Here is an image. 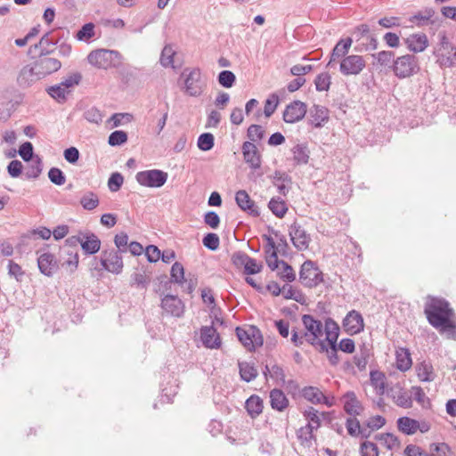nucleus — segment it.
<instances>
[{
	"mask_svg": "<svg viewBox=\"0 0 456 456\" xmlns=\"http://www.w3.org/2000/svg\"><path fill=\"white\" fill-rule=\"evenodd\" d=\"M413 397L421 405L423 409H431V400L426 396L422 387L416 386L412 387Z\"/></svg>",
	"mask_w": 456,
	"mask_h": 456,
	"instance_id": "6e6d98bb",
	"label": "nucleus"
},
{
	"mask_svg": "<svg viewBox=\"0 0 456 456\" xmlns=\"http://www.w3.org/2000/svg\"><path fill=\"white\" fill-rule=\"evenodd\" d=\"M268 208L278 218H282L288 212L286 202L279 197L272 198L268 203Z\"/></svg>",
	"mask_w": 456,
	"mask_h": 456,
	"instance_id": "ea45409f",
	"label": "nucleus"
},
{
	"mask_svg": "<svg viewBox=\"0 0 456 456\" xmlns=\"http://www.w3.org/2000/svg\"><path fill=\"white\" fill-rule=\"evenodd\" d=\"M331 84V77L329 72H322L314 79L315 88L318 92L328 91Z\"/></svg>",
	"mask_w": 456,
	"mask_h": 456,
	"instance_id": "864d4df0",
	"label": "nucleus"
},
{
	"mask_svg": "<svg viewBox=\"0 0 456 456\" xmlns=\"http://www.w3.org/2000/svg\"><path fill=\"white\" fill-rule=\"evenodd\" d=\"M99 198L94 191H87L80 199V204L86 210H93L99 206Z\"/></svg>",
	"mask_w": 456,
	"mask_h": 456,
	"instance_id": "8fccbe9b",
	"label": "nucleus"
},
{
	"mask_svg": "<svg viewBox=\"0 0 456 456\" xmlns=\"http://www.w3.org/2000/svg\"><path fill=\"white\" fill-rule=\"evenodd\" d=\"M359 452L361 456H379V454L377 444L370 441L361 443Z\"/></svg>",
	"mask_w": 456,
	"mask_h": 456,
	"instance_id": "e2e57ef3",
	"label": "nucleus"
},
{
	"mask_svg": "<svg viewBox=\"0 0 456 456\" xmlns=\"http://www.w3.org/2000/svg\"><path fill=\"white\" fill-rule=\"evenodd\" d=\"M420 70L419 58L411 53L396 57L392 65L394 75L399 79L411 77Z\"/></svg>",
	"mask_w": 456,
	"mask_h": 456,
	"instance_id": "20e7f679",
	"label": "nucleus"
},
{
	"mask_svg": "<svg viewBox=\"0 0 456 456\" xmlns=\"http://www.w3.org/2000/svg\"><path fill=\"white\" fill-rule=\"evenodd\" d=\"M324 330L326 333L324 342L327 341L329 347L338 346L337 340L339 335V327L338 323L333 319L327 318L325 320Z\"/></svg>",
	"mask_w": 456,
	"mask_h": 456,
	"instance_id": "c756f323",
	"label": "nucleus"
},
{
	"mask_svg": "<svg viewBox=\"0 0 456 456\" xmlns=\"http://www.w3.org/2000/svg\"><path fill=\"white\" fill-rule=\"evenodd\" d=\"M425 300L424 314L428 323L456 340V314L449 301L433 295H428Z\"/></svg>",
	"mask_w": 456,
	"mask_h": 456,
	"instance_id": "f257e3e1",
	"label": "nucleus"
},
{
	"mask_svg": "<svg viewBox=\"0 0 456 456\" xmlns=\"http://www.w3.org/2000/svg\"><path fill=\"white\" fill-rule=\"evenodd\" d=\"M382 67L388 68L392 70V65H394V61L396 59L395 53L393 51H380L377 53H373L371 55Z\"/></svg>",
	"mask_w": 456,
	"mask_h": 456,
	"instance_id": "4c0bfd02",
	"label": "nucleus"
},
{
	"mask_svg": "<svg viewBox=\"0 0 456 456\" xmlns=\"http://www.w3.org/2000/svg\"><path fill=\"white\" fill-rule=\"evenodd\" d=\"M160 307L163 310V315L181 318L183 316L185 305L177 296L166 295L161 298Z\"/></svg>",
	"mask_w": 456,
	"mask_h": 456,
	"instance_id": "9b49d317",
	"label": "nucleus"
},
{
	"mask_svg": "<svg viewBox=\"0 0 456 456\" xmlns=\"http://www.w3.org/2000/svg\"><path fill=\"white\" fill-rule=\"evenodd\" d=\"M352 38L355 42L354 47V52L363 53L371 50H376L379 45L376 35L371 31L370 26L366 23H362L355 26L352 31Z\"/></svg>",
	"mask_w": 456,
	"mask_h": 456,
	"instance_id": "7ed1b4c3",
	"label": "nucleus"
},
{
	"mask_svg": "<svg viewBox=\"0 0 456 456\" xmlns=\"http://www.w3.org/2000/svg\"><path fill=\"white\" fill-rule=\"evenodd\" d=\"M128 140L127 133L123 130H116L112 132L108 138V143L110 146H120Z\"/></svg>",
	"mask_w": 456,
	"mask_h": 456,
	"instance_id": "13d9d810",
	"label": "nucleus"
},
{
	"mask_svg": "<svg viewBox=\"0 0 456 456\" xmlns=\"http://www.w3.org/2000/svg\"><path fill=\"white\" fill-rule=\"evenodd\" d=\"M416 371L419 379L422 382H431L435 380L436 377L433 365L426 361L417 365Z\"/></svg>",
	"mask_w": 456,
	"mask_h": 456,
	"instance_id": "473e14b6",
	"label": "nucleus"
},
{
	"mask_svg": "<svg viewBox=\"0 0 456 456\" xmlns=\"http://www.w3.org/2000/svg\"><path fill=\"white\" fill-rule=\"evenodd\" d=\"M303 416L307 419V424L313 430H317L321 427V413L313 406H307L303 411Z\"/></svg>",
	"mask_w": 456,
	"mask_h": 456,
	"instance_id": "a19ab883",
	"label": "nucleus"
},
{
	"mask_svg": "<svg viewBox=\"0 0 456 456\" xmlns=\"http://www.w3.org/2000/svg\"><path fill=\"white\" fill-rule=\"evenodd\" d=\"M412 362L409 349L400 347L396 351V368L406 371L411 367Z\"/></svg>",
	"mask_w": 456,
	"mask_h": 456,
	"instance_id": "f704fd0d",
	"label": "nucleus"
},
{
	"mask_svg": "<svg viewBox=\"0 0 456 456\" xmlns=\"http://www.w3.org/2000/svg\"><path fill=\"white\" fill-rule=\"evenodd\" d=\"M299 281L306 288H315L323 281V273L314 261L305 260L299 271Z\"/></svg>",
	"mask_w": 456,
	"mask_h": 456,
	"instance_id": "0eeeda50",
	"label": "nucleus"
},
{
	"mask_svg": "<svg viewBox=\"0 0 456 456\" xmlns=\"http://www.w3.org/2000/svg\"><path fill=\"white\" fill-rule=\"evenodd\" d=\"M281 265L282 266V271L278 273L280 279L287 282L294 281L296 280V273L292 266L284 260L281 261Z\"/></svg>",
	"mask_w": 456,
	"mask_h": 456,
	"instance_id": "680f3d73",
	"label": "nucleus"
},
{
	"mask_svg": "<svg viewBox=\"0 0 456 456\" xmlns=\"http://www.w3.org/2000/svg\"><path fill=\"white\" fill-rule=\"evenodd\" d=\"M346 428L350 436L361 437L362 439H367L373 432V430H369L365 427H362L357 418H347Z\"/></svg>",
	"mask_w": 456,
	"mask_h": 456,
	"instance_id": "b1692460",
	"label": "nucleus"
},
{
	"mask_svg": "<svg viewBox=\"0 0 456 456\" xmlns=\"http://www.w3.org/2000/svg\"><path fill=\"white\" fill-rule=\"evenodd\" d=\"M45 91L58 103H65L68 100V96L70 94L68 90H66L65 86H61L60 83L48 86Z\"/></svg>",
	"mask_w": 456,
	"mask_h": 456,
	"instance_id": "e433bc0d",
	"label": "nucleus"
},
{
	"mask_svg": "<svg viewBox=\"0 0 456 456\" xmlns=\"http://www.w3.org/2000/svg\"><path fill=\"white\" fill-rule=\"evenodd\" d=\"M198 148L202 151H210L215 145V137L211 133L201 134L197 142Z\"/></svg>",
	"mask_w": 456,
	"mask_h": 456,
	"instance_id": "3c124183",
	"label": "nucleus"
},
{
	"mask_svg": "<svg viewBox=\"0 0 456 456\" xmlns=\"http://www.w3.org/2000/svg\"><path fill=\"white\" fill-rule=\"evenodd\" d=\"M59 262L53 254L45 252L38 256L37 266L41 273L52 277L59 270Z\"/></svg>",
	"mask_w": 456,
	"mask_h": 456,
	"instance_id": "dca6fc26",
	"label": "nucleus"
},
{
	"mask_svg": "<svg viewBox=\"0 0 456 456\" xmlns=\"http://www.w3.org/2000/svg\"><path fill=\"white\" fill-rule=\"evenodd\" d=\"M167 173L160 169L140 171L135 175L136 182L140 185L150 188L162 187L167 183Z\"/></svg>",
	"mask_w": 456,
	"mask_h": 456,
	"instance_id": "1a4fd4ad",
	"label": "nucleus"
},
{
	"mask_svg": "<svg viewBox=\"0 0 456 456\" xmlns=\"http://www.w3.org/2000/svg\"><path fill=\"white\" fill-rule=\"evenodd\" d=\"M396 424L398 430L407 436L415 434L419 428V421L407 416L398 418Z\"/></svg>",
	"mask_w": 456,
	"mask_h": 456,
	"instance_id": "2f4dec72",
	"label": "nucleus"
},
{
	"mask_svg": "<svg viewBox=\"0 0 456 456\" xmlns=\"http://www.w3.org/2000/svg\"><path fill=\"white\" fill-rule=\"evenodd\" d=\"M94 24L93 22L86 23L82 26V28L77 32L76 38L78 41H88L92 37H94Z\"/></svg>",
	"mask_w": 456,
	"mask_h": 456,
	"instance_id": "4d7b16f0",
	"label": "nucleus"
},
{
	"mask_svg": "<svg viewBox=\"0 0 456 456\" xmlns=\"http://www.w3.org/2000/svg\"><path fill=\"white\" fill-rule=\"evenodd\" d=\"M203 345L211 349H217L221 346V339L216 330L213 326H204L200 330Z\"/></svg>",
	"mask_w": 456,
	"mask_h": 456,
	"instance_id": "5701e85b",
	"label": "nucleus"
},
{
	"mask_svg": "<svg viewBox=\"0 0 456 456\" xmlns=\"http://www.w3.org/2000/svg\"><path fill=\"white\" fill-rule=\"evenodd\" d=\"M241 151L244 161L248 164L252 169H257L261 167V154L256 144L249 141L244 142Z\"/></svg>",
	"mask_w": 456,
	"mask_h": 456,
	"instance_id": "6ab92c4d",
	"label": "nucleus"
},
{
	"mask_svg": "<svg viewBox=\"0 0 456 456\" xmlns=\"http://www.w3.org/2000/svg\"><path fill=\"white\" fill-rule=\"evenodd\" d=\"M354 42V39L350 37L346 38H341L334 46L330 59L327 66H330L331 62L335 61L338 58H345L349 52V49Z\"/></svg>",
	"mask_w": 456,
	"mask_h": 456,
	"instance_id": "a878e982",
	"label": "nucleus"
},
{
	"mask_svg": "<svg viewBox=\"0 0 456 456\" xmlns=\"http://www.w3.org/2000/svg\"><path fill=\"white\" fill-rule=\"evenodd\" d=\"M43 164L38 155L34 153L33 145L30 142V177L37 178L42 173Z\"/></svg>",
	"mask_w": 456,
	"mask_h": 456,
	"instance_id": "49530a36",
	"label": "nucleus"
},
{
	"mask_svg": "<svg viewBox=\"0 0 456 456\" xmlns=\"http://www.w3.org/2000/svg\"><path fill=\"white\" fill-rule=\"evenodd\" d=\"M370 379L371 385L376 389H379L378 394L383 395L385 392V374L379 370H371L370 373Z\"/></svg>",
	"mask_w": 456,
	"mask_h": 456,
	"instance_id": "de8ad7c7",
	"label": "nucleus"
},
{
	"mask_svg": "<svg viewBox=\"0 0 456 456\" xmlns=\"http://www.w3.org/2000/svg\"><path fill=\"white\" fill-rule=\"evenodd\" d=\"M289 234L293 246L298 251H305L309 248V244L311 242V236L297 222H294L289 226Z\"/></svg>",
	"mask_w": 456,
	"mask_h": 456,
	"instance_id": "f8f14e48",
	"label": "nucleus"
},
{
	"mask_svg": "<svg viewBox=\"0 0 456 456\" xmlns=\"http://www.w3.org/2000/svg\"><path fill=\"white\" fill-rule=\"evenodd\" d=\"M273 184L277 187L279 193L286 196L289 192V188L286 187L284 183H291V176L285 172L276 170L273 174Z\"/></svg>",
	"mask_w": 456,
	"mask_h": 456,
	"instance_id": "c9c22d12",
	"label": "nucleus"
},
{
	"mask_svg": "<svg viewBox=\"0 0 456 456\" xmlns=\"http://www.w3.org/2000/svg\"><path fill=\"white\" fill-rule=\"evenodd\" d=\"M293 161L295 166L306 165L310 159V151L306 143L296 144L292 149Z\"/></svg>",
	"mask_w": 456,
	"mask_h": 456,
	"instance_id": "c85d7f7f",
	"label": "nucleus"
},
{
	"mask_svg": "<svg viewBox=\"0 0 456 456\" xmlns=\"http://www.w3.org/2000/svg\"><path fill=\"white\" fill-rule=\"evenodd\" d=\"M265 134V129L260 125L253 124L248 126L247 137L252 142L260 141Z\"/></svg>",
	"mask_w": 456,
	"mask_h": 456,
	"instance_id": "69168bd1",
	"label": "nucleus"
},
{
	"mask_svg": "<svg viewBox=\"0 0 456 456\" xmlns=\"http://www.w3.org/2000/svg\"><path fill=\"white\" fill-rule=\"evenodd\" d=\"M245 408L248 411V414L252 419H255L257 416H259L263 411V400L260 398V396L256 395H252L247 399L245 403Z\"/></svg>",
	"mask_w": 456,
	"mask_h": 456,
	"instance_id": "7c9ffc66",
	"label": "nucleus"
},
{
	"mask_svg": "<svg viewBox=\"0 0 456 456\" xmlns=\"http://www.w3.org/2000/svg\"><path fill=\"white\" fill-rule=\"evenodd\" d=\"M306 112L307 105L299 100H295L286 106L282 118L284 122L293 124L303 119Z\"/></svg>",
	"mask_w": 456,
	"mask_h": 456,
	"instance_id": "ddd939ff",
	"label": "nucleus"
},
{
	"mask_svg": "<svg viewBox=\"0 0 456 456\" xmlns=\"http://www.w3.org/2000/svg\"><path fill=\"white\" fill-rule=\"evenodd\" d=\"M345 331L350 335L362 332L364 329L363 318L360 312L351 310L347 313L342 322Z\"/></svg>",
	"mask_w": 456,
	"mask_h": 456,
	"instance_id": "2eb2a0df",
	"label": "nucleus"
},
{
	"mask_svg": "<svg viewBox=\"0 0 456 456\" xmlns=\"http://www.w3.org/2000/svg\"><path fill=\"white\" fill-rule=\"evenodd\" d=\"M151 282V278L144 273H134L131 275L130 286L137 289H147Z\"/></svg>",
	"mask_w": 456,
	"mask_h": 456,
	"instance_id": "603ef678",
	"label": "nucleus"
},
{
	"mask_svg": "<svg viewBox=\"0 0 456 456\" xmlns=\"http://www.w3.org/2000/svg\"><path fill=\"white\" fill-rule=\"evenodd\" d=\"M57 42L53 43L48 37V33H45L40 39L39 43L34 45V50L37 51L39 49V55L46 54V56H49V54L54 51Z\"/></svg>",
	"mask_w": 456,
	"mask_h": 456,
	"instance_id": "c03bdc74",
	"label": "nucleus"
},
{
	"mask_svg": "<svg viewBox=\"0 0 456 456\" xmlns=\"http://www.w3.org/2000/svg\"><path fill=\"white\" fill-rule=\"evenodd\" d=\"M330 110L327 107L314 104L309 111V123L316 128L322 127L329 120Z\"/></svg>",
	"mask_w": 456,
	"mask_h": 456,
	"instance_id": "412c9836",
	"label": "nucleus"
},
{
	"mask_svg": "<svg viewBox=\"0 0 456 456\" xmlns=\"http://www.w3.org/2000/svg\"><path fill=\"white\" fill-rule=\"evenodd\" d=\"M217 81L223 87L231 88L235 84L236 76L231 70H223L218 74Z\"/></svg>",
	"mask_w": 456,
	"mask_h": 456,
	"instance_id": "bf43d9fd",
	"label": "nucleus"
},
{
	"mask_svg": "<svg viewBox=\"0 0 456 456\" xmlns=\"http://www.w3.org/2000/svg\"><path fill=\"white\" fill-rule=\"evenodd\" d=\"M271 407L278 411H283L289 407V402L284 392L280 388H273L270 391Z\"/></svg>",
	"mask_w": 456,
	"mask_h": 456,
	"instance_id": "cd10ccee",
	"label": "nucleus"
},
{
	"mask_svg": "<svg viewBox=\"0 0 456 456\" xmlns=\"http://www.w3.org/2000/svg\"><path fill=\"white\" fill-rule=\"evenodd\" d=\"M301 395L305 400L314 404L321 403L322 398H324L322 392L318 387L312 386L305 387Z\"/></svg>",
	"mask_w": 456,
	"mask_h": 456,
	"instance_id": "58836bf2",
	"label": "nucleus"
},
{
	"mask_svg": "<svg viewBox=\"0 0 456 456\" xmlns=\"http://www.w3.org/2000/svg\"><path fill=\"white\" fill-rule=\"evenodd\" d=\"M235 201L238 207L247 212L249 216L257 217L260 216L258 207L255 201L251 200L248 193L245 190H240L235 194Z\"/></svg>",
	"mask_w": 456,
	"mask_h": 456,
	"instance_id": "a211bd4d",
	"label": "nucleus"
},
{
	"mask_svg": "<svg viewBox=\"0 0 456 456\" xmlns=\"http://www.w3.org/2000/svg\"><path fill=\"white\" fill-rule=\"evenodd\" d=\"M170 277L174 283L183 285L184 268L180 262H175L170 270Z\"/></svg>",
	"mask_w": 456,
	"mask_h": 456,
	"instance_id": "5fc2aeb1",
	"label": "nucleus"
},
{
	"mask_svg": "<svg viewBox=\"0 0 456 456\" xmlns=\"http://www.w3.org/2000/svg\"><path fill=\"white\" fill-rule=\"evenodd\" d=\"M121 54L116 50L97 49L87 55L88 62L98 68L108 69L117 68L121 64Z\"/></svg>",
	"mask_w": 456,
	"mask_h": 456,
	"instance_id": "39448f33",
	"label": "nucleus"
},
{
	"mask_svg": "<svg viewBox=\"0 0 456 456\" xmlns=\"http://www.w3.org/2000/svg\"><path fill=\"white\" fill-rule=\"evenodd\" d=\"M366 67V61L362 55L351 54L340 61L339 71L344 76L359 75Z\"/></svg>",
	"mask_w": 456,
	"mask_h": 456,
	"instance_id": "9d476101",
	"label": "nucleus"
},
{
	"mask_svg": "<svg viewBox=\"0 0 456 456\" xmlns=\"http://www.w3.org/2000/svg\"><path fill=\"white\" fill-rule=\"evenodd\" d=\"M61 67V61L56 58L40 54L30 67V76H35L37 79H41L52 73L58 71Z\"/></svg>",
	"mask_w": 456,
	"mask_h": 456,
	"instance_id": "6e6552de",
	"label": "nucleus"
},
{
	"mask_svg": "<svg viewBox=\"0 0 456 456\" xmlns=\"http://www.w3.org/2000/svg\"><path fill=\"white\" fill-rule=\"evenodd\" d=\"M59 258L62 266L69 267L70 273H74L79 263L77 249H68L67 247H60Z\"/></svg>",
	"mask_w": 456,
	"mask_h": 456,
	"instance_id": "4be33fe9",
	"label": "nucleus"
},
{
	"mask_svg": "<svg viewBox=\"0 0 456 456\" xmlns=\"http://www.w3.org/2000/svg\"><path fill=\"white\" fill-rule=\"evenodd\" d=\"M403 41L407 49L413 53H422L428 46V39L425 33L411 34Z\"/></svg>",
	"mask_w": 456,
	"mask_h": 456,
	"instance_id": "aec40b11",
	"label": "nucleus"
},
{
	"mask_svg": "<svg viewBox=\"0 0 456 456\" xmlns=\"http://www.w3.org/2000/svg\"><path fill=\"white\" fill-rule=\"evenodd\" d=\"M302 323L305 330L303 333L305 340L311 346L318 348L321 353L328 351V346L324 340L320 338L323 334L322 322L311 314H304L302 316Z\"/></svg>",
	"mask_w": 456,
	"mask_h": 456,
	"instance_id": "f03ea898",
	"label": "nucleus"
},
{
	"mask_svg": "<svg viewBox=\"0 0 456 456\" xmlns=\"http://www.w3.org/2000/svg\"><path fill=\"white\" fill-rule=\"evenodd\" d=\"M235 333L240 340V342L249 351H254V343L251 340L250 338V326H248V329L246 330L241 327H237L235 329Z\"/></svg>",
	"mask_w": 456,
	"mask_h": 456,
	"instance_id": "a18cd8bd",
	"label": "nucleus"
},
{
	"mask_svg": "<svg viewBox=\"0 0 456 456\" xmlns=\"http://www.w3.org/2000/svg\"><path fill=\"white\" fill-rule=\"evenodd\" d=\"M101 240L91 231L81 232L80 246L84 255L93 256L101 249Z\"/></svg>",
	"mask_w": 456,
	"mask_h": 456,
	"instance_id": "f3484780",
	"label": "nucleus"
},
{
	"mask_svg": "<svg viewBox=\"0 0 456 456\" xmlns=\"http://www.w3.org/2000/svg\"><path fill=\"white\" fill-rule=\"evenodd\" d=\"M82 74L78 71L72 72L69 74L60 83L61 86H65L66 90L69 94L72 92V88H74L76 86H78L80 82L82 81Z\"/></svg>",
	"mask_w": 456,
	"mask_h": 456,
	"instance_id": "09e8293b",
	"label": "nucleus"
},
{
	"mask_svg": "<svg viewBox=\"0 0 456 456\" xmlns=\"http://www.w3.org/2000/svg\"><path fill=\"white\" fill-rule=\"evenodd\" d=\"M239 370L240 379L246 382H250L257 377V370L254 367V365L242 362H239Z\"/></svg>",
	"mask_w": 456,
	"mask_h": 456,
	"instance_id": "37998d69",
	"label": "nucleus"
},
{
	"mask_svg": "<svg viewBox=\"0 0 456 456\" xmlns=\"http://www.w3.org/2000/svg\"><path fill=\"white\" fill-rule=\"evenodd\" d=\"M429 454L435 456H447L451 448L446 443H432L429 445Z\"/></svg>",
	"mask_w": 456,
	"mask_h": 456,
	"instance_id": "774afa93",
	"label": "nucleus"
},
{
	"mask_svg": "<svg viewBox=\"0 0 456 456\" xmlns=\"http://www.w3.org/2000/svg\"><path fill=\"white\" fill-rule=\"evenodd\" d=\"M440 45L444 51H447L449 54H452V56L449 55L445 58L443 56L441 61L442 64L452 67L454 64V61L456 59V47L453 46L451 42H449L445 34L441 37Z\"/></svg>",
	"mask_w": 456,
	"mask_h": 456,
	"instance_id": "72a5a7b5",
	"label": "nucleus"
},
{
	"mask_svg": "<svg viewBox=\"0 0 456 456\" xmlns=\"http://www.w3.org/2000/svg\"><path fill=\"white\" fill-rule=\"evenodd\" d=\"M314 431L310 425L301 427L297 430V438L298 439L300 445L305 449L310 450L316 444V436L314 435Z\"/></svg>",
	"mask_w": 456,
	"mask_h": 456,
	"instance_id": "bb28decb",
	"label": "nucleus"
},
{
	"mask_svg": "<svg viewBox=\"0 0 456 456\" xmlns=\"http://www.w3.org/2000/svg\"><path fill=\"white\" fill-rule=\"evenodd\" d=\"M202 243L208 249L215 251L219 247L220 239L216 233L208 232L203 237Z\"/></svg>",
	"mask_w": 456,
	"mask_h": 456,
	"instance_id": "338daca9",
	"label": "nucleus"
},
{
	"mask_svg": "<svg viewBox=\"0 0 456 456\" xmlns=\"http://www.w3.org/2000/svg\"><path fill=\"white\" fill-rule=\"evenodd\" d=\"M181 77H184L183 92L191 97H199L202 94L205 85L201 81V70L200 68L185 69Z\"/></svg>",
	"mask_w": 456,
	"mask_h": 456,
	"instance_id": "423d86ee",
	"label": "nucleus"
},
{
	"mask_svg": "<svg viewBox=\"0 0 456 456\" xmlns=\"http://www.w3.org/2000/svg\"><path fill=\"white\" fill-rule=\"evenodd\" d=\"M123 252L115 248L103 249V256L108 258L110 265L111 273L120 274L123 272L124 263L122 254Z\"/></svg>",
	"mask_w": 456,
	"mask_h": 456,
	"instance_id": "393cba45",
	"label": "nucleus"
},
{
	"mask_svg": "<svg viewBox=\"0 0 456 456\" xmlns=\"http://www.w3.org/2000/svg\"><path fill=\"white\" fill-rule=\"evenodd\" d=\"M48 178L55 185L61 186L66 183V176L61 169L52 167L48 171Z\"/></svg>",
	"mask_w": 456,
	"mask_h": 456,
	"instance_id": "0e129e2a",
	"label": "nucleus"
},
{
	"mask_svg": "<svg viewBox=\"0 0 456 456\" xmlns=\"http://www.w3.org/2000/svg\"><path fill=\"white\" fill-rule=\"evenodd\" d=\"M249 256L244 251H235L231 256V262L234 265V267L238 270L243 268L247 265V262L248 260Z\"/></svg>",
	"mask_w": 456,
	"mask_h": 456,
	"instance_id": "052dcab7",
	"label": "nucleus"
},
{
	"mask_svg": "<svg viewBox=\"0 0 456 456\" xmlns=\"http://www.w3.org/2000/svg\"><path fill=\"white\" fill-rule=\"evenodd\" d=\"M341 401L343 403V409L346 414H348L349 418H356V416L361 415L364 411V406L358 400L356 394L354 391H347L345 393Z\"/></svg>",
	"mask_w": 456,
	"mask_h": 456,
	"instance_id": "4468645a",
	"label": "nucleus"
},
{
	"mask_svg": "<svg viewBox=\"0 0 456 456\" xmlns=\"http://www.w3.org/2000/svg\"><path fill=\"white\" fill-rule=\"evenodd\" d=\"M378 441L383 442L387 450L398 449L401 446L399 438L392 433L378 434L374 437Z\"/></svg>",
	"mask_w": 456,
	"mask_h": 456,
	"instance_id": "79ce46f5",
	"label": "nucleus"
}]
</instances>
